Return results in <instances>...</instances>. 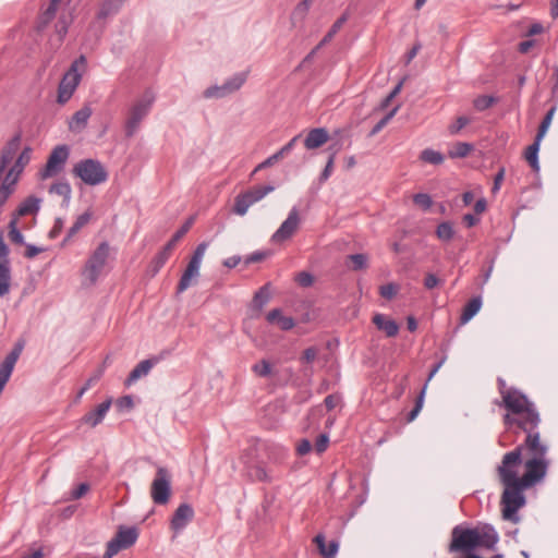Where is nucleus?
Here are the masks:
<instances>
[{
  "label": "nucleus",
  "mask_w": 558,
  "mask_h": 558,
  "mask_svg": "<svg viewBox=\"0 0 558 558\" xmlns=\"http://www.w3.org/2000/svg\"><path fill=\"white\" fill-rule=\"evenodd\" d=\"M62 228H63V220L61 218H57L54 220V225H53L52 229L49 231V238L56 239L62 231Z\"/></svg>",
  "instance_id": "338daca9"
},
{
  "label": "nucleus",
  "mask_w": 558,
  "mask_h": 558,
  "mask_svg": "<svg viewBox=\"0 0 558 558\" xmlns=\"http://www.w3.org/2000/svg\"><path fill=\"white\" fill-rule=\"evenodd\" d=\"M470 123V119L466 117L457 118L456 122L449 126V132L451 134L459 133L465 125Z\"/></svg>",
  "instance_id": "6e6d98bb"
},
{
  "label": "nucleus",
  "mask_w": 558,
  "mask_h": 558,
  "mask_svg": "<svg viewBox=\"0 0 558 558\" xmlns=\"http://www.w3.org/2000/svg\"><path fill=\"white\" fill-rule=\"evenodd\" d=\"M478 547L477 532L474 529L457 525L451 532L450 553H471Z\"/></svg>",
  "instance_id": "1a4fd4ad"
},
{
  "label": "nucleus",
  "mask_w": 558,
  "mask_h": 558,
  "mask_svg": "<svg viewBox=\"0 0 558 558\" xmlns=\"http://www.w3.org/2000/svg\"><path fill=\"white\" fill-rule=\"evenodd\" d=\"M312 450V444L308 439H302L296 451L300 456H305Z\"/></svg>",
  "instance_id": "0e129e2a"
},
{
  "label": "nucleus",
  "mask_w": 558,
  "mask_h": 558,
  "mask_svg": "<svg viewBox=\"0 0 558 558\" xmlns=\"http://www.w3.org/2000/svg\"><path fill=\"white\" fill-rule=\"evenodd\" d=\"M154 101L155 94L151 90H146L142 97L133 104L125 121L126 137L134 136L141 125V122L150 111Z\"/></svg>",
  "instance_id": "423d86ee"
},
{
  "label": "nucleus",
  "mask_w": 558,
  "mask_h": 558,
  "mask_svg": "<svg viewBox=\"0 0 558 558\" xmlns=\"http://www.w3.org/2000/svg\"><path fill=\"white\" fill-rule=\"evenodd\" d=\"M253 371L260 377H266L271 373V365L263 360L260 363L253 366Z\"/></svg>",
  "instance_id": "5fc2aeb1"
},
{
  "label": "nucleus",
  "mask_w": 558,
  "mask_h": 558,
  "mask_svg": "<svg viewBox=\"0 0 558 558\" xmlns=\"http://www.w3.org/2000/svg\"><path fill=\"white\" fill-rule=\"evenodd\" d=\"M275 190L274 185H260L246 191V209Z\"/></svg>",
  "instance_id": "7c9ffc66"
},
{
  "label": "nucleus",
  "mask_w": 558,
  "mask_h": 558,
  "mask_svg": "<svg viewBox=\"0 0 558 558\" xmlns=\"http://www.w3.org/2000/svg\"><path fill=\"white\" fill-rule=\"evenodd\" d=\"M243 84H244V76L242 73H238V74L233 75L232 77L228 78L221 85H214V86L206 88L203 93V96H204V98H207V99L225 98V97L231 96L235 92H238L242 87Z\"/></svg>",
  "instance_id": "2eb2a0df"
},
{
  "label": "nucleus",
  "mask_w": 558,
  "mask_h": 558,
  "mask_svg": "<svg viewBox=\"0 0 558 558\" xmlns=\"http://www.w3.org/2000/svg\"><path fill=\"white\" fill-rule=\"evenodd\" d=\"M12 286V271L10 260L0 262V298L10 294Z\"/></svg>",
  "instance_id": "a878e982"
},
{
  "label": "nucleus",
  "mask_w": 558,
  "mask_h": 558,
  "mask_svg": "<svg viewBox=\"0 0 558 558\" xmlns=\"http://www.w3.org/2000/svg\"><path fill=\"white\" fill-rule=\"evenodd\" d=\"M194 222V217H190L184 225L173 234L162 250L154 257L150 263V270L153 275H156L166 264L170 254L177 243L184 236V234L191 229Z\"/></svg>",
  "instance_id": "ddd939ff"
},
{
  "label": "nucleus",
  "mask_w": 558,
  "mask_h": 558,
  "mask_svg": "<svg viewBox=\"0 0 558 558\" xmlns=\"http://www.w3.org/2000/svg\"><path fill=\"white\" fill-rule=\"evenodd\" d=\"M505 168H500L498 170V172L496 173L495 178H494V185H493V193H496L497 191H499L500 189V185L505 179Z\"/></svg>",
  "instance_id": "e2e57ef3"
},
{
  "label": "nucleus",
  "mask_w": 558,
  "mask_h": 558,
  "mask_svg": "<svg viewBox=\"0 0 558 558\" xmlns=\"http://www.w3.org/2000/svg\"><path fill=\"white\" fill-rule=\"evenodd\" d=\"M111 407V400L108 399L100 404L97 405L95 410L89 411L82 417V422L84 424L89 425L90 427H95L102 422L106 414L108 413Z\"/></svg>",
  "instance_id": "412c9836"
},
{
  "label": "nucleus",
  "mask_w": 558,
  "mask_h": 558,
  "mask_svg": "<svg viewBox=\"0 0 558 558\" xmlns=\"http://www.w3.org/2000/svg\"><path fill=\"white\" fill-rule=\"evenodd\" d=\"M312 0L301 1L293 10L291 19L293 22L303 21L311 8Z\"/></svg>",
  "instance_id": "79ce46f5"
},
{
  "label": "nucleus",
  "mask_w": 558,
  "mask_h": 558,
  "mask_svg": "<svg viewBox=\"0 0 558 558\" xmlns=\"http://www.w3.org/2000/svg\"><path fill=\"white\" fill-rule=\"evenodd\" d=\"M436 234L442 241H450L454 234L452 225L448 221L439 223L436 230Z\"/></svg>",
  "instance_id": "a18cd8bd"
},
{
  "label": "nucleus",
  "mask_w": 558,
  "mask_h": 558,
  "mask_svg": "<svg viewBox=\"0 0 558 558\" xmlns=\"http://www.w3.org/2000/svg\"><path fill=\"white\" fill-rule=\"evenodd\" d=\"M555 110H556L555 107L550 108L548 110V112L546 113V116L544 117L543 121L541 122L537 134L535 136L537 138V141H542L543 137L545 136V134L547 133V131L550 126Z\"/></svg>",
  "instance_id": "37998d69"
},
{
  "label": "nucleus",
  "mask_w": 558,
  "mask_h": 558,
  "mask_svg": "<svg viewBox=\"0 0 558 558\" xmlns=\"http://www.w3.org/2000/svg\"><path fill=\"white\" fill-rule=\"evenodd\" d=\"M110 255V245L107 241L101 242L90 254L85 263L82 275L89 286L97 282Z\"/></svg>",
  "instance_id": "0eeeda50"
},
{
  "label": "nucleus",
  "mask_w": 558,
  "mask_h": 558,
  "mask_svg": "<svg viewBox=\"0 0 558 558\" xmlns=\"http://www.w3.org/2000/svg\"><path fill=\"white\" fill-rule=\"evenodd\" d=\"M14 191L15 184L4 178L0 184V208L4 206L10 196L14 193Z\"/></svg>",
  "instance_id": "ea45409f"
},
{
  "label": "nucleus",
  "mask_w": 558,
  "mask_h": 558,
  "mask_svg": "<svg viewBox=\"0 0 558 558\" xmlns=\"http://www.w3.org/2000/svg\"><path fill=\"white\" fill-rule=\"evenodd\" d=\"M49 193L57 194L63 197V199L69 203L71 198L72 189L71 185L66 181L53 183L49 187Z\"/></svg>",
  "instance_id": "c9c22d12"
},
{
  "label": "nucleus",
  "mask_w": 558,
  "mask_h": 558,
  "mask_svg": "<svg viewBox=\"0 0 558 558\" xmlns=\"http://www.w3.org/2000/svg\"><path fill=\"white\" fill-rule=\"evenodd\" d=\"M420 159L430 165H441L445 158L441 153L432 148H426L421 151Z\"/></svg>",
  "instance_id": "e433bc0d"
},
{
  "label": "nucleus",
  "mask_w": 558,
  "mask_h": 558,
  "mask_svg": "<svg viewBox=\"0 0 558 558\" xmlns=\"http://www.w3.org/2000/svg\"><path fill=\"white\" fill-rule=\"evenodd\" d=\"M482 307V299L481 296H475L471 299L463 308L460 320L461 324H466L471 320L481 310Z\"/></svg>",
  "instance_id": "2f4dec72"
},
{
  "label": "nucleus",
  "mask_w": 558,
  "mask_h": 558,
  "mask_svg": "<svg viewBox=\"0 0 558 558\" xmlns=\"http://www.w3.org/2000/svg\"><path fill=\"white\" fill-rule=\"evenodd\" d=\"M70 157V148L68 145L62 144L56 146L46 162V166L39 171L41 180L56 177L63 171L65 163Z\"/></svg>",
  "instance_id": "9b49d317"
},
{
  "label": "nucleus",
  "mask_w": 558,
  "mask_h": 558,
  "mask_svg": "<svg viewBox=\"0 0 558 558\" xmlns=\"http://www.w3.org/2000/svg\"><path fill=\"white\" fill-rule=\"evenodd\" d=\"M329 138V134L324 128H316L308 132L304 140V146L307 149H315L323 146Z\"/></svg>",
  "instance_id": "5701e85b"
},
{
  "label": "nucleus",
  "mask_w": 558,
  "mask_h": 558,
  "mask_svg": "<svg viewBox=\"0 0 558 558\" xmlns=\"http://www.w3.org/2000/svg\"><path fill=\"white\" fill-rule=\"evenodd\" d=\"M497 384H498L499 393L502 399L501 403L499 404L500 407H505V397L507 396V393H511L512 391L522 392L521 390H519L518 388H514V387L508 388L505 379H502V378H498Z\"/></svg>",
  "instance_id": "3c124183"
},
{
  "label": "nucleus",
  "mask_w": 558,
  "mask_h": 558,
  "mask_svg": "<svg viewBox=\"0 0 558 558\" xmlns=\"http://www.w3.org/2000/svg\"><path fill=\"white\" fill-rule=\"evenodd\" d=\"M267 322L270 324H277L281 330H290L295 326V322L290 316L282 315L280 308H274L267 314Z\"/></svg>",
  "instance_id": "cd10ccee"
},
{
  "label": "nucleus",
  "mask_w": 558,
  "mask_h": 558,
  "mask_svg": "<svg viewBox=\"0 0 558 558\" xmlns=\"http://www.w3.org/2000/svg\"><path fill=\"white\" fill-rule=\"evenodd\" d=\"M373 323L379 330L384 331L387 337H395L399 331V325L384 314H375Z\"/></svg>",
  "instance_id": "393cba45"
},
{
  "label": "nucleus",
  "mask_w": 558,
  "mask_h": 558,
  "mask_svg": "<svg viewBox=\"0 0 558 558\" xmlns=\"http://www.w3.org/2000/svg\"><path fill=\"white\" fill-rule=\"evenodd\" d=\"M299 223H300L299 210L295 207H293L290 210L287 219L281 223L279 229L274 233L272 241L274 242H282V241L288 240L295 232Z\"/></svg>",
  "instance_id": "dca6fc26"
},
{
  "label": "nucleus",
  "mask_w": 558,
  "mask_h": 558,
  "mask_svg": "<svg viewBox=\"0 0 558 558\" xmlns=\"http://www.w3.org/2000/svg\"><path fill=\"white\" fill-rule=\"evenodd\" d=\"M92 113L93 110L89 105H85L83 108L77 110L69 122L70 130L73 132H81L84 130Z\"/></svg>",
  "instance_id": "4be33fe9"
},
{
  "label": "nucleus",
  "mask_w": 558,
  "mask_h": 558,
  "mask_svg": "<svg viewBox=\"0 0 558 558\" xmlns=\"http://www.w3.org/2000/svg\"><path fill=\"white\" fill-rule=\"evenodd\" d=\"M296 281L301 287H310L314 282V278L310 272L302 271L296 276Z\"/></svg>",
  "instance_id": "13d9d810"
},
{
  "label": "nucleus",
  "mask_w": 558,
  "mask_h": 558,
  "mask_svg": "<svg viewBox=\"0 0 558 558\" xmlns=\"http://www.w3.org/2000/svg\"><path fill=\"white\" fill-rule=\"evenodd\" d=\"M522 447H524V452L530 458L524 463L525 472L519 478V482L529 488L541 482L547 473L549 466L548 448L544 442H537L536 437L530 438L529 445H522Z\"/></svg>",
  "instance_id": "f03ea898"
},
{
  "label": "nucleus",
  "mask_w": 558,
  "mask_h": 558,
  "mask_svg": "<svg viewBox=\"0 0 558 558\" xmlns=\"http://www.w3.org/2000/svg\"><path fill=\"white\" fill-rule=\"evenodd\" d=\"M150 496L155 504L166 505L171 496V475L169 471L159 466L151 483Z\"/></svg>",
  "instance_id": "f8f14e48"
},
{
  "label": "nucleus",
  "mask_w": 558,
  "mask_h": 558,
  "mask_svg": "<svg viewBox=\"0 0 558 558\" xmlns=\"http://www.w3.org/2000/svg\"><path fill=\"white\" fill-rule=\"evenodd\" d=\"M267 256H268V252H265V251L252 253L251 255L246 256V264L262 262Z\"/></svg>",
  "instance_id": "680f3d73"
},
{
  "label": "nucleus",
  "mask_w": 558,
  "mask_h": 558,
  "mask_svg": "<svg viewBox=\"0 0 558 558\" xmlns=\"http://www.w3.org/2000/svg\"><path fill=\"white\" fill-rule=\"evenodd\" d=\"M270 283H266L254 294L252 301V308L256 311H262L263 307L270 301Z\"/></svg>",
  "instance_id": "c756f323"
},
{
  "label": "nucleus",
  "mask_w": 558,
  "mask_h": 558,
  "mask_svg": "<svg viewBox=\"0 0 558 558\" xmlns=\"http://www.w3.org/2000/svg\"><path fill=\"white\" fill-rule=\"evenodd\" d=\"M208 247V244L206 242L199 243L196 248L194 250L191 259L184 269L178 287H177V293H182L185 290H187L190 287L195 284L197 282V279L199 278V269L201 264L203 260V257L205 255V252Z\"/></svg>",
  "instance_id": "6e6552de"
},
{
  "label": "nucleus",
  "mask_w": 558,
  "mask_h": 558,
  "mask_svg": "<svg viewBox=\"0 0 558 558\" xmlns=\"http://www.w3.org/2000/svg\"><path fill=\"white\" fill-rule=\"evenodd\" d=\"M497 102V98L493 96H478L473 100V106L477 111H484L490 108L494 104Z\"/></svg>",
  "instance_id": "c03bdc74"
},
{
  "label": "nucleus",
  "mask_w": 558,
  "mask_h": 558,
  "mask_svg": "<svg viewBox=\"0 0 558 558\" xmlns=\"http://www.w3.org/2000/svg\"><path fill=\"white\" fill-rule=\"evenodd\" d=\"M138 537L136 527L121 526L116 536L107 544L105 558H112L120 550L126 549L135 544Z\"/></svg>",
  "instance_id": "4468645a"
},
{
  "label": "nucleus",
  "mask_w": 558,
  "mask_h": 558,
  "mask_svg": "<svg viewBox=\"0 0 558 558\" xmlns=\"http://www.w3.org/2000/svg\"><path fill=\"white\" fill-rule=\"evenodd\" d=\"M313 542L316 544L319 554L324 558H336L338 550H339V543L337 541L329 542L328 545H326V537L323 533H318L314 538Z\"/></svg>",
  "instance_id": "b1692460"
},
{
  "label": "nucleus",
  "mask_w": 558,
  "mask_h": 558,
  "mask_svg": "<svg viewBox=\"0 0 558 558\" xmlns=\"http://www.w3.org/2000/svg\"><path fill=\"white\" fill-rule=\"evenodd\" d=\"M9 239L15 244H24V235L17 228V216H12V219L9 222Z\"/></svg>",
  "instance_id": "58836bf2"
},
{
  "label": "nucleus",
  "mask_w": 558,
  "mask_h": 558,
  "mask_svg": "<svg viewBox=\"0 0 558 558\" xmlns=\"http://www.w3.org/2000/svg\"><path fill=\"white\" fill-rule=\"evenodd\" d=\"M399 107H395L389 113H387L384 118H381L372 129L371 135H375L380 132L387 123L392 119V117L397 113Z\"/></svg>",
  "instance_id": "09e8293b"
},
{
  "label": "nucleus",
  "mask_w": 558,
  "mask_h": 558,
  "mask_svg": "<svg viewBox=\"0 0 558 558\" xmlns=\"http://www.w3.org/2000/svg\"><path fill=\"white\" fill-rule=\"evenodd\" d=\"M348 259L351 262L350 267L353 270H362L367 267L368 257L366 254H352L348 256Z\"/></svg>",
  "instance_id": "49530a36"
},
{
  "label": "nucleus",
  "mask_w": 558,
  "mask_h": 558,
  "mask_svg": "<svg viewBox=\"0 0 558 558\" xmlns=\"http://www.w3.org/2000/svg\"><path fill=\"white\" fill-rule=\"evenodd\" d=\"M41 198L31 195L26 197L17 207L13 216H17V219L27 215H35L39 211Z\"/></svg>",
  "instance_id": "bb28decb"
},
{
  "label": "nucleus",
  "mask_w": 558,
  "mask_h": 558,
  "mask_svg": "<svg viewBox=\"0 0 558 558\" xmlns=\"http://www.w3.org/2000/svg\"><path fill=\"white\" fill-rule=\"evenodd\" d=\"M542 141H537L535 137L534 143L530 145L524 154L525 160L529 162L531 168L537 172L539 171V163H538V151Z\"/></svg>",
  "instance_id": "473e14b6"
},
{
  "label": "nucleus",
  "mask_w": 558,
  "mask_h": 558,
  "mask_svg": "<svg viewBox=\"0 0 558 558\" xmlns=\"http://www.w3.org/2000/svg\"><path fill=\"white\" fill-rule=\"evenodd\" d=\"M425 390H426V385H424L417 400H416V403H415V407L411 410V412L409 413L408 415V421L411 422L413 421L418 412L421 411L422 409V405H423V399H424V395H425Z\"/></svg>",
  "instance_id": "864d4df0"
},
{
  "label": "nucleus",
  "mask_w": 558,
  "mask_h": 558,
  "mask_svg": "<svg viewBox=\"0 0 558 558\" xmlns=\"http://www.w3.org/2000/svg\"><path fill=\"white\" fill-rule=\"evenodd\" d=\"M413 202L418 207L427 210L432 207L433 201L432 197L426 193H417L413 196Z\"/></svg>",
  "instance_id": "8fccbe9b"
},
{
  "label": "nucleus",
  "mask_w": 558,
  "mask_h": 558,
  "mask_svg": "<svg viewBox=\"0 0 558 558\" xmlns=\"http://www.w3.org/2000/svg\"><path fill=\"white\" fill-rule=\"evenodd\" d=\"M300 137H301L300 134L295 135L284 146H282L277 153H275L274 155L269 156L266 160L260 162L254 169L252 175L255 174L260 169H263L265 167H268V166H271L275 162H277L278 160H280V159L284 158L286 156H288L292 151V149L294 148V146L298 143V141L300 140Z\"/></svg>",
  "instance_id": "aec40b11"
},
{
  "label": "nucleus",
  "mask_w": 558,
  "mask_h": 558,
  "mask_svg": "<svg viewBox=\"0 0 558 558\" xmlns=\"http://www.w3.org/2000/svg\"><path fill=\"white\" fill-rule=\"evenodd\" d=\"M348 16L345 14L341 15L330 27L328 33L324 36V38L317 45V48H323L326 44H328L333 36L340 31L343 24L347 22Z\"/></svg>",
  "instance_id": "f704fd0d"
},
{
  "label": "nucleus",
  "mask_w": 558,
  "mask_h": 558,
  "mask_svg": "<svg viewBox=\"0 0 558 558\" xmlns=\"http://www.w3.org/2000/svg\"><path fill=\"white\" fill-rule=\"evenodd\" d=\"M524 453V447L519 445L512 451L507 452L498 465L497 471L502 484L511 482H518V468L522 463V454Z\"/></svg>",
  "instance_id": "9d476101"
},
{
  "label": "nucleus",
  "mask_w": 558,
  "mask_h": 558,
  "mask_svg": "<svg viewBox=\"0 0 558 558\" xmlns=\"http://www.w3.org/2000/svg\"><path fill=\"white\" fill-rule=\"evenodd\" d=\"M439 282V279L434 274H427L424 279V287L428 290H432L437 287Z\"/></svg>",
  "instance_id": "69168bd1"
},
{
  "label": "nucleus",
  "mask_w": 558,
  "mask_h": 558,
  "mask_svg": "<svg viewBox=\"0 0 558 558\" xmlns=\"http://www.w3.org/2000/svg\"><path fill=\"white\" fill-rule=\"evenodd\" d=\"M473 149V145L469 143H457L450 150L449 157L451 158H464L466 157L471 150Z\"/></svg>",
  "instance_id": "a19ab883"
},
{
  "label": "nucleus",
  "mask_w": 558,
  "mask_h": 558,
  "mask_svg": "<svg viewBox=\"0 0 558 558\" xmlns=\"http://www.w3.org/2000/svg\"><path fill=\"white\" fill-rule=\"evenodd\" d=\"M90 219V214L84 213L80 215L73 226L69 229L66 236L62 241V246H64L73 235H75Z\"/></svg>",
  "instance_id": "72a5a7b5"
},
{
  "label": "nucleus",
  "mask_w": 558,
  "mask_h": 558,
  "mask_svg": "<svg viewBox=\"0 0 558 558\" xmlns=\"http://www.w3.org/2000/svg\"><path fill=\"white\" fill-rule=\"evenodd\" d=\"M504 408L507 410L502 417L506 428L525 434V439L521 445H529V439L533 437L541 442L538 430L542 422L541 415L535 403L526 395L515 391L507 393Z\"/></svg>",
  "instance_id": "f257e3e1"
},
{
  "label": "nucleus",
  "mask_w": 558,
  "mask_h": 558,
  "mask_svg": "<svg viewBox=\"0 0 558 558\" xmlns=\"http://www.w3.org/2000/svg\"><path fill=\"white\" fill-rule=\"evenodd\" d=\"M155 363L156 361L150 359L141 361L129 374L125 384L132 385L133 383L137 381L141 377L146 376L150 372Z\"/></svg>",
  "instance_id": "c85d7f7f"
},
{
  "label": "nucleus",
  "mask_w": 558,
  "mask_h": 558,
  "mask_svg": "<svg viewBox=\"0 0 558 558\" xmlns=\"http://www.w3.org/2000/svg\"><path fill=\"white\" fill-rule=\"evenodd\" d=\"M120 9V5L113 3L111 0H106L98 13L99 17L105 19L111 14H116Z\"/></svg>",
  "instance_id": "de8ad7c7"
},
{
  "label": "nucleus",
  "mask_w": 558,
  "mask_h": 558,
  "mask_svg": "<svg viewBox=\"0 0 558 558\" xmlns=\"http://www.w3.org/2000/svg\"><path fill=\"white\" fill-rule=\"evenodd\" d=\"M72 173L86 185L96 186L108 180L106 167L97 159H82L73 166Z\"/></svg>",
  "instance_id": "39448f33"
},
{
  "label": "nucleus",
  "mask_w": 558,
  "mask_h": 558,
  "mask_svg": "<svg viewBox=\"0 0 558 558\" xmlns=\"http://www.w3.org/2000/svg\"><path fill=\"white\" fill-rule=\"evenodd\" d=\"M86 70V58L84 56H80L75 59L70 69L63 75L59 87H58V102L64 105L70 100L73 93L77 88L83 73Z\"/></svg>",
  "instance_id": "20e7f679"
},
{
  "label": "nucleus",
  "mask_w": 558,
  "mask_h": 558,
  "mask_svg": "<svg viewBox=\"0 0 558 558\" xmlns=\"http://www.w3.org/2000/svg\"><path fill=\"white\" fill-rule=\"evenodd\" d=\"M58 3L50 1L48 8L40 14L38 20V28L46 27L56 16Z\"/></svg>",
  "instance_id": "4c0bfd02"
},
{
  "label": "nucleus",
  "mask_w": 558,
  "mask_h": 558,
  "mask_svg": "<svg viewBox=\"0 0 558 558\" xmlns=\"http://www.w3.org/2000/svg\"><path fill=\"white\" fill-rule=\"evenodd\" d=\"M475 531L477 532L478 547L493 549L499 541L497 531L490 524L476 526Z\"/></svg>",
  "instance_id": "6ab92c4d"
},
{
  "label": "nucleus",
  "mask_w": 558,
  "mask_h": 558,
  "mask_svg": "<svg viewBox=\"0 0 558 558\" xmlns=\"http://www.w3.org/2000/svg\"><path fill=\"white\" fill-rule=\"evenodd\" d=\"M89 490V485L86 483L80 484L75 489L72 490L71 497L72 499L82 498Z\"/></svg>",
  "instance_id": "052dcab7"
},
{
  "label": "nucleus",
  "mask_w": 558,
  "mask_h": 558,
  "mask_svg": "<svg viewBox=\"0 0 558 558\" xmlns=\"http://www.w3.org/2000/svg\"><path fill=\"white\" fill-rule=\"evenodd\" d=\"M398 292V286L395 283H387L379 288V293L383 298L391 300Z\"/></svg>",
  "instance_id": "603ef678"
},
{
  "label": "nucleus",
  "mask_w": 558,
  "mask_h": 558,
  "mask_svg": "<svg viewBox=\"0 0 558 558\" xmlns=\"http://www.w3.org/2000/svg\"><path fill=\"white\" fill-rule=\"evenodd\" d=\"M44 252V248L43 247H38V246H35L33 244H27L26 245V251H25V257L26 258H34L35 256H37L39 253Z\"/></svg>",
  "instance_id": "774afa93"
},
{
  "label": "nucleus",
  "mask_w": 558,
  "mask_h": 558,
  "mask_svg": "<svg viewBox=\"0 0 558 558\" xmlns=\"http://www.w3.org/2000/svg\"><path fill=\"white\" fill-rule=\"evenodd\" d=\"M329 444V438L326 434H322L318 436L316 442H315V450L317 453H323Z\"/></svg>",
  "instance_id": "bf43d9fd"
},
{
  "label": "nucleus",
  "mask_w": 558,
  "mask_h": 558,
  "mask_svg": "<svg viewBox=\"0 0 558 558\" xmlns=\"http://www.w3.org/2000/svg\"><path fill=\"white\" fill-rule=\"evenodd\" d=\"M32 148L29 146H26L16 158L13 166L9 169V171L5 174V179H8L10 182L14 183L16 185L20 175L24 171V168L29 163L32 159Z\"/></svg>",
  "instance_id": "f3484780"
},
{
  "label": "nucleus",
  "mask_w": 558,
  "mask_h": 558,
  "mask_svg": "<svg viewBox=\"0 0 558 558\" xmlns=\"http://www.w3.org/2000/svg\"><path fill=\"white\" fill-rule=\"evenodd\" d=\"M194 518V510L189 504H181L174 511L170 525L175 532L182 531Z\"/></svg>",
  "instance_id": "a211bd4d"
},
{
  "label": "nucleus",
  "mask_w": 558,
  "mask_h": 558,
  "mask_svg": "<svg viewBox=\"0 0 558 558\" xmlns=\"http://www.w3.org/2000/svg\"><path fill=\"white\" fill-rule=\"evenodd\" d=\"M505 490L501 496L502 518L507 521L518 523L520 517L518 510L525 505V496L523 494L526 486L521 482H511L504 484Z\"/></svg>",
  "instance_id": "7ed1b4c3"
},
{
  "label": "nucleus",
  "mask_w": 558,
  "mask_h": 558,
  "mask_svg": "<svg viewBox=\"0 0 558 558\" xmlns=\"http://www.w3.org/2000/svg\"><path fill=\"white\" fill-rule=\"evenodd\" d=\"M333 165H335L333 155H329L327 163H326L323 172L320 173V178H319L320 181L328 180V178L331 175V173L333 171Z\"/></svg>",
  "instance_id": "4d7b16f0"
}]
</instances>
